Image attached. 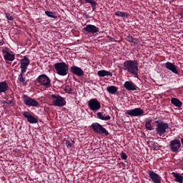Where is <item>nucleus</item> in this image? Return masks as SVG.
Segmentation results:
<instances>
[{"label": "nucleus", "instance_id": "1", "mask_svg": "<svg viewBox=\"0 0 183 183\" xmlns=\"http://www.w3.org/2000/svg\"><path fill=\"white\" fill-rule=\"evenodd\" d=\"M138 65V61L137 60H127L123 63V69L138 79L139 78Z\"/></svg>", "mask_w": 183, "mask_h": 183}, {"label": "nucleus", "instance_id": "2", "mask_svg": "<svg viewBox=\"0 0 183 183\" xmlns=\"http://www.w3.org/2000/svg\"><path fill=\"white\" fill-rule=\"evenodd\" d=\"M54 67L57 75H59L60 76H66L69 72L68 64L64 61L54 64Z\"/></svg>", "mask_w": 183, "mask_h": 183}, {"label": "nucleus", "instance_id": "3", "mask_svg": "<svg viewBox=\"0 0 183 183\" xmlns=\"http://www.w3.org/2000/svg\"><path fill=\"white\" fill-rule=\"evenodd\" d=\"M91 128L96 134H99L100 135H105L108 137L109 135V132L107 129L104 127L101 124L98 122H94L91 124Z\"/></svg>", "mask_w": 183, "mask_h": 183}, {"label": "nucleus", "instance_id": "4", "mask_svg": "<svg viewBox=\"0 0 183 183\" xmlns=\"http://www.w3.org/2000/svg\"><path fill=\"white\" fill-rule=\"evenodd\" d=\"M154 124H157L156 125V132L158 134L160 137H162L165 132H167V130L168 128H169V126L167 124V123L159 122V121H155Z\"/></svg>", "mask_w": 183, "mask_h": 183}, {"label": "nucleus", "instance_id": "5", "mask_svg": "<svg viewBox=\"0 0 183 183\" xmlns=\"http://www.w3.org/2000/svg\"><path fill=\"white\" fill-rule=\"evenodd\" d=\"M21 98L26 107H35L36 108L39 107V103L34 98L26 96V94H23Z\"/></svg>", "mask_w": 183, "mask_h": 183}, {"label": "nucleus", "instance_id": "6", "mask_svg": "<svg viewBox=\"0 0 183 183\" xmlns=\"http://www.w3.org/2000/svg\"><path fill=\"white\" fill-rule=\"evenodd\" d=\"M51 101L54 107H64V105H66V101H65V99L59 94H52Z\"/></svg>", "mask_w": 183, "mask_h": 183}, {"label": "nucleus", "instance_id": "7", "mask_svg": "<svg viewBox=\"0 0 183 183\" xmlns=\"http://www.w3.org/2000/svg\"><path fill=\"white\" fill-rule=\"evenodd\" d=\"M37 82L45 88H51V79L46 74H41L37 77Z\"/></svg>", "mask_w": 183, "mask_h": 183}, {"label": "nucleus", "instance_id": "8", "mask_svg": "<svg viewBox=\"0 0 183 183\" xmlns=\"http://www.w3.org/2000/svg\"><path fill=\"white\" fill-rule=\"evenodd\" d=\"M88 107L93 112H97L101 109V102L97 99H91L88 102Z\"/></svg>", "mask_w": 183, "mask_h": 183}, {"label": "nucleus", "instance_id": "9", "mask_svg": "<svg viewBox=\"0 0 183 183\" xmlns=\"http://www.w3.org/2000/svg\"><path fill=\"white\" fill-rule=\"evenodd\" d=\"M83 32L84 34H97L99 32V27H97V26L94 24H87L83 28Z\"/></svg>", "mask_w": 183, "mask_h": 183}, {"label": "nucleus", "instance_id": "10", "mask_svg": "<svg viewBox=\"0 0 183 183\" xmlns=\"http://www.w3.org/2000/svg\"><path fill=\"white\" fill-rule=\"evenodd\" d=\"M126 115L129 117H142L144 115V110L141 108L129 109L126 112Z\"/></svg>", "mask_w": 183, "mask_h": 183}, {"label": "nucleus", "instance_id": "11", "mask_svg": "<svg viewBox=\"0 0 183 183\" xmlns=\"http://www.w3.org/2000/svg\"><path fill=\"white\" fill-rule=\"evenodd\" d=\"M169 148L172 152H178L181 148V141L178 139L172 140L169 144Z\"/></svg>", "mask_w": 183, "mask_h": 183}, {"label": "nucleus", "instance_id": "12", "mask_svg": "<svg viewBox=\"0 0 183 183\" xmlns=\"http://www.w3.org/2000/svg\"><path fill=\"white\" fill-rule=\"evenodd\" d=\"M20 64L21 72V74H25L30 64L29 59L26 57V56H24V58L21 59Z\"/></svg>", "mask_w": 183, "mask_h": 183}, {"label": "nucleus", "instance_id": "13", "mask_svg": "<svg viewBox=\"0 0 183 183\" xmlns=\"http://www.w3.org/2000/svg\"><path fill=\"white\" fill-rule=\"evenodd\" d=\"M22 115L24 118H26L27 122H29V124H38V119L32 116L29 112H23Z\"/></svg>", "mask_w": 183, "mask_h": 183}, {"label": "nucleus", "instance_id": "14", "mask_svg": "<svg viewBox=\"0 0 183 183\" xmlns=\"http://www.w3.org/2000/svg\"><path fill=\"white\" fill-rule=\"evenodd\" d=\"M148 174L149 178L152 179L154 183H161L162 178L159 177V174H157L152 170L148 171Z\"/></svg>", "mask_w": 183, "mask_h": 183}, {"label": "nucleus", "instance_id": "15", "mask_svg": "<svg viewBox=\"0 0 183 183\" xmlns=\"http://www.w3.org/2000/svg\"><path fill=\"white\" fill-rule=\"evenodd\" d=\"M3 56L6 62H12L15 59V54L14 52H9L6 50L3 51Z\"/></svg>", "mask_w": 183, "mask_h": 183}, {"label": "nucleus", "instance_id": "16", "mask_svg": "<svg viewBox=\"0 0 183 183\" xmlns=\"http://www.w3.org/2000/svg\"><path fill=\"white\" fill-rule=\"evenodd\" d=\"M70 71L74 74V75H76V76H83L84 75V70L77 66H71Z\"/></svg>", "mask_w": 183, "mask_h": 183}, {"label": "nucleus", "instance_id": "17", "mask_svg": "<svg viewBox=\"0 0 183 183\" xmlns=\"http://www.w3.org/2000/svg\"><path fill=\"white\" fill-rule=\"evenodd\" d=\"M124 88L127 89V91H137L138 86L132 81H127L124 82Z\"/></svg>", "mask_w": 183, "mask_h": 183}, {"label": "nucleus", "instance_id": "18", "mask_svg": "<svg viewBox=\"0 0 183 183\" xmlns=\"http://www.w3.org/2000/svg\"><path fill=\"white\" fill-rule=\"evenodd\" d=\"M164 66L167 69H169V71L173 72V74H178V69H177V66H175V64L173 63L168 61L164 64Z\"/></svg>", "mask_w": 183, "mask_h": 183}, {"label": "nucleus", "instance_id": "19", "mask_svg": "<svg viewBox=\"0 0 183 183\" xmlns=\"http://www.w3.org/2000/svg\"><path fill=\"white\" fill-rule=\"evenodd\" d=\"M144 123V127L146 129H148V131H154V126L152 125V118L149 117L145 119Z\"/></svg>", "mask_w": 183, "mask_h": 183}, {"label": "nucleus", "instance_id": "20", "mask_svg": "<svg viewBox=\"0 0 183 183\" xmlns=\"http://www.w3.org/2000/svg\"><path fill=\"white\" fill-rule=\"evenodd\" d=\"M9 89V86H8V83L6 81L0 82V94L2 92H6Z\"/></svg>", "mask_w": 183, "mask_h": 183}, {"label": "nucleus", "instance_id": "21", "mask_svg": "<svg viewBox=\"0 0 183 183\" xmlns=\"http://www.w3.org/2000/svg\"><path fill=\"white\" fill-rule=\"evenodd\" d=\"M97 75L102 78H104V76H112V73L107 70H100L97 71Z\"/></svg>", "mask_w": 183, "mask_h": 183}, {"label": "nucleus", "instance_id": "22", "mask_svg": "<svg viewBox=\"0 0 183 183\" xmlns=\"http://www.w3.org/2000/svg\"><path fill=\"white\" fill-rule=\"evenodd\" d=\"M97 117L98 119H101L102 121H109V119H111L110 116H105L101 112L97 113Z\"/></svg>", "mask_w": 183, "mask_h": 183}, {"label": "nucleus", "instance_id": "23", "mask_svg": "<svg viewBox=\"0 0 183 183\" xmlns=\"http://www.w3.org/2000/svg\"><path fill=\"white\" fill-rule=\"evenodd\" d=\"M107 91L109 94H111L112 95H115L117 92H118V87L115 86H109L107 87Z\"/></svg>", "mask_w": 183, "mask_h": 183}, {"label": "nucleus", "instance_id": "24", "mask_svg": "<svg viewBox=\"0 0 183 183\" xmlns=\"http://www.w3.org/2000/svg\"><path fill=\"white\" fill-rule=\"evenodd\" d=\"M171 103L177 107V108H181L182 107V102L177 98H172Z\"/></svg>", "mask_w": 183, "mask_h": 183}, {"label": "nucleus", "instance_id": "25", "mask_svg": "<svg viewBox=\"0 0 183 183\" xmlns=\"http://www.w3.org/2000/svg\"><path fill=\"white\" fill-rule=\"evenodd\" d=\"M18 79L21 84H23L24 86H26V85H28V81H26V79L24 77V73H22L21 71L18 76Z\"/></svg>", "mask_w": 183, "mask_h": 183}, {"label": "nucleus", "instance_id": "26", "mask_svg": "<svg viewBox=\"0 0 183 183\" xmlns=\"http://www.w3.org/2000/svg\"><path fill=\"white\" fill-rule=\"evenodd\" d=\"M174 178H175L176 182L183 183V176L176 172L172 173Z\"/></svg>", "mask_w": 183, "mask_h": 183}, {"label": "nucleus", "instance_id": "27", "mask_svg": "<svg viewBox=\"0 0 183 183\" xmlns=\"http://www.w3.org/2000/svg\"><path fill=\"white\" fill-rule=\"evenodd\" d=\"M114 14L116 15V16H118L119 18H128L127 13L121 11H116Z\"/></svg>", "mask_w": 183, "mask_h": 183}, {"label": "nucleus", "instance_id": "28", "mask_svg": "<svg viewBox=\"0 0 183 183\" xmlns=\"http://www.w3.org/2000/svg\"><path fill=\"white\" fill-rule=\"evenodd\" d=\"M86 4H90L92 5V11H95L97 9V5L98 3L95 0H85Z\"/></svg>", "mask_w": 183, "mask_h": 183}, {"label": "nucleus", "instance_id": "29", "mask_svg": "<svg viewBox=\"0 0 183 183\" xmlns=\"http://www.w3.org/2000/svg\"><path fill=\"white\" fill-rule=\"evenodd\" d=\"M45 14L46 16H49V18H54V19H56V13L46 11H45Z\"/></svg>", "mask_w": 183, "mask_h": 183}, {"label": "nucleus", "instance_id": "30", "mask_svg": "<svg viewBox=\"0 0 183 183\" xmlns=\"http://www.w3.org/2000/svg\"><path fill=\"white\" fill-rule=\"evenodd\" d=\"M64 92L66 94H74V87H71L69 86H66L64 88Z\"/></svg>", "mask_w": 183, "mask_h": 183}, {"label": "nucleus", "instance_id": "31", "mask_svg": "<svg viewBox=\"0 0 183 183\" xmlns=\"http://www.w3.org/2000/svg\"><path fill=\"white\" fill-rule=\"evenodd\" d=\"M126 41H128V42H132V44H137V39L132 37V36H127Z\"/></svg>", "mask_w": 183, "mask_h": 183}, {"label": "nucleus", "instance_id": "32", "mask_svg": "<svg viewBox=\"0 0 183 183\" xmlns=\"http://www.w3.org/2000/svg\"><path fill=\"white\" fill-rule=\"evenodd\" d=\"M66 146L67 148H72V147L74 146V142L66 140Z\"/></svg>", "mask_w": 183, "mask_h": 183}, {"label": "nucleus", "instance_id": "33", "mask_svg": "<svg viewBox=\"0 0 183 183\" xmlns=\"http://www.w3.org/2000/svg\"><path fill=\"white\" fill-rule=\"evenodd\" d=\"M120 157H121L122 159H127V158H128V156H127V154L124 152H122L120 154Z\"/></svg>", "mask_w": 183, "mask_h": 183}, {"label": "nucleus", "instance_id": "34", "mask_svg": "<svg viewBox=\"0 0 183 183\" xmlns=\"http://www.w3.org/2000/svg\"><path fill=\"white\" fill-rule=\"evenodd\" d=\"M6 18L9 21H14V17L12 16H11V14H6Z\"/></svg>", "mask_w": 183, "mask_h": 183}, {"label": "nucleus", "instance_id": "35", "mask_svg": "<svg viewBox=\"0 0 183 183\" xmlns=\"http://www.w3.org/2000/svg\"><path fill=\"white\" fill-rule=\"evenodd\" d=\"M152 148H154V149H157V148H158V143L154 142L152 144Z\"/></svg>", "mask_w": 183, "mask_h": 183}, {"label": "nucleus", "instance_id": "36", "mask_svg": "<svg viewBox=\"0 0 183 183\" xmlns=\"http://www.w3.org/2000/svg\"><path fill=\"white\" fill-rule=\"evenodd\" d=\"M4 104H12V101L8 100L7 102H4Z\"/></svg>", "mask_w": 183, "mask_h": 183}]
</instances>
